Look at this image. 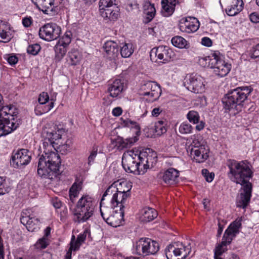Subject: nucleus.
Segmentation results:
<instances>
[{"label": "nucleus", "instance_id": "nucleus-49", "mask_svg": "<svg viewBox=\"0 0 259 259\" xmlns=\"http://www.w3.org/2000/svg\"><path fill=\"white\" fill-rule=\"evenodd\" d=\"M41 47L39 45L37 44H34L31 45H29L27 48V53L33 55H36L39 52Z\"/></svg>", "mask_w": 259, "mask_h": 259}, {"label": "nucleus", "instance_id": "nucleus-24", "mask_svg": "<svg viewBox=\"0 0 259 259\" xmlns=\"http://www.w3.org/2000/svg\"><path fill=\"white\" fill-rule=\"evenodd\" d=\"M105 56L110 60H115L118 55V46L113 41L109 40L105 42L103 46Z\"/></svg>", "mask_w": 259, "mask_h": 259}, {"label": "nucleus", "instance_id": "nucleus-38", "mask_svg": "<svg viewBox=\"0 0 259 259\" xmlns=\"http://www.w3.org/2000/svg\"><path fill=\"white\" fill-rule=\"evenodd\" d=\"M82 189V183H74L69 190V198L72 203L78 197L79 192Z\"/></svg>", "mask_w": 259, "mask_h": 259}, {"label": "nucleus", "instance_id": "nucleus-57", "mask_svg": "<svg viewBox=\"0 0 259 259\" xmlns=\"http://www.w3.org/2000/svg\"><path fill=\"white\" fill-rule=\"evenodd\" d=\"M249 19L252 23H259V14L257 12L251 13L249 15Z\"/></svg>", "mask_w": 259, "mask_h": 259}, {"label": "nucleus", "instance_id": "nucleus-5", "mask_svg": "<svg viewBox=\"0 0 259 259\" xmlns=\"http://www.w3.org/2000/svg\"><path fill=\"white\" fill-rule=\"evenodd\" d=\"M96 204L93 197L83 195L78 200L75 207L72 209V220L75 223H82L93 219Z\"/></svg>", "mask_w": 259, "mask_h": 259}, {"label": "nucleus", "instance_id": "nucleus-17", "mask_svg": "<svg viewBox=\"0 0 259 259\" xmlns=\"http://www.w3.org/2000/svg\"><path fill=\"white\" fill-rule=\"evenodd\" d=\"M31 159L30 152L27 149H21L13 152L10 163L14 168H19L28 164Z\"/></svg>", "mask_w": 259, "mask_h": 259}, {"label": "nucleus", "instance_id": "nucleus-14", "mask_svg": "<svg viewBox=\"0 0 259 259\" xmlns=\"http://www.w3.org/2000/svg\"><path fill=\"white\" fill-rule=\"evenodd\" d=\"M132 188V183L125 181L119 180L114 182L108 187L103 194V197L110 195L113 192H119L123 194L122 200L130 198L131 196V190Z\"/></svg>", "mask_w": 259, "mask_h": 259}, {"label": "nucleus", "instance_id": "nucleus-34", "mask_svg": "<svg viewBox=\"0 0 259 259\" xmlns=\"http://www.w3.org/2000/svg\"><path fill=\"white\" fill-rule=\"evenodd\" d=\"M55 100L51 99L49 104H43L42 102L38 103L35 105L34 112L36 115H41L49 112L54 106Z\"/></svg>", "mask_w": 259, "mask_h": 259}, {"label": "nucleus", "instance_id": "nucleus-36", "mask_svg": "<svg viewBox=\"0 0 259 259\" xmlns=\"http://www.w3.org/2000/svg\"><path fill=\"white\" fill-rule=\"evenodd\" d=\"M10 39L9 26L3 21H0V41L7 42Z\"/></svg>", "mask_w": 259, "mask_h": 259}, {"label": "nucleus", "instance_id": "nucleus-42", "mask_svg": "<svg viewBox=\"0 0 259 259\" xmlns=\"http://www.w3.org/2000/svg\"><path fill=\"white\" fill-rule=\"evenodd\" d=\"M116 0H100L99 2V12L108 9L113 8L116 5Z\"/></svg>", "mask_w": 259, "mask_h": 259}, {"label": "nucleus", "instance_id": "nucleus-51", "mask_svg": "<svg viewBox=\"0 0 259 259\" xmlns=\"http://www.w3.org/2000/svg\"><path fill=\"white\" fill-rule=\"evenodd\" d=\"M51 102V99L48 94L47 92H42L40 93L38 98V102L41 103L43 104H49Z\"/></svg>", "mask_w": 259, "mask_h": 259}, {"label": "nucleus", "instance_id": "nucleus-50", "mask_svg": "<svg viewBox=\"0 0 259 259\" xmlns=\"http://www.w3.org/2000/svg\"><path fill=\"white\" fill-rule=\"evenodd\" d=\"M98 154V148L97 147H93L92 150L90 153V155L88 158V164L91 165L94 163L95 158Z\"/></svg>", "mask_w": 259, "mask_h": 259}, {"label": "nucleus", "instance_id": "nucleus-10", "mask_svg": "<svg viewBox=\"0 0 259 259\" xmlns=\"http://www.w3.org/2000/svg\"><path fill=\"white\" fill-rule=\"evenodd\" d=\"M139 94L147 97L146 100L153 102L157 100L161 93L160 87L156 82L144 81L140 85Z\"/></svg>", "mask_w": 259, "mask_h": 259}, {"label": "nucleus", "instance_id": "nucleus-47", "mask_svg": "<svg viewBox=\"0 0 259 259\" xmlns=\"http://www.w3.org/2000/svg\"><path fill=\"white\" fill-rule=\"evenodd\" d=\"M187 118L190 122L193 124H197L199 121L200 116L197 112L191 110L188 113Z\"/></svg>", "mask_w": 259, "mask_h": 259}, {"label": "nucleus", "instance_id": "nucleus-53", "mask_svg": "<svg viewBox=\"0 0 259 259\" xmlns=\"http://www.w3.org/2000/svg\"><path fill=\"white\" fill-rule=\"evenodd\" d=\"M89 229L87 226H85V228H84L83 233L79 234L77 236L76 239L77 241L82 244L85 240L87 236L89 234Z\"/></svg>", "mask_w": 259, "mask_h": 259}, {"label": "nucleus", "instance_id": "nucleus-13", "mask_svg": "<svg viewBox=\"0 0 259 259\" xmlns=\"http://www.w3.org/2000/svg\"><path fill=\"white\" fill-rule=\"evenodd\" d=\"M175 56L174 52L166 46H160L153 48L150 54L152 61L156 62L159 60L162 63H166L173 59Z\"/></svg>", "mask_w": 259, "mask_h": 259}, {"label": "nucleus", "instance_id": "nucleus-61", "mask_svg": "<svg viewBox=\"0 0 259 259\" xmlns=\"http://www.w3.org/2000/svg\"><path fill=\"white\" fill-rule=\"evenodd\" d=\"M201 44L206 47H210L212 45V41L207 37H204L201 39Z\"/></svg>", "mask_w": 259, "mask_h": 259}, {"label": "nucleus", "instance_id": "nucleus-7", "mask_svg": "<svg viewBox=\"0 0 259 259\" xmlns=\"http://www.w3.org/2000/svg\"><path fill=\"white\" fill-rule=\"evenodd\" d=\"M242 217H238L232 222L225 230L221 243L218 244L214 249V253L222 255L227 250V246L239 234L242 228Z\"/></svg>", "mask_w": 259, "mask_h": 259}, {"label": "nucleus", "instance_id": "nucleus-35", "mask_svg": "<svg viewBox=\"0 0 259 259\" xmlns=\"http://www.w3.org/2000/svg\"><path fill=\"white\" fill-rule=\"evenodd\" d=\"M144 13L146 15V22L151 21L155 16L156 10L154 4L149 2H146L144 5Z\"/></svg>", "mask_w": 259, "mask_h": 259}, {"label": "nucleus", "instance_id": "nucleus-55", "mask_svg": "<svg viewBox=\"0 0 259 259\" xmlns=\"http://www.w3.org/2000/svg\"><path fill=\"white\" fill-rule=\"evenodd\" d=\"M6 59L9 64L12 66L15 65L18 61L17 57L14 55H11L8 56Z\"/></svg>", "mask_w": 259, "mask_h": 259}, {"label": "nucleus", "instance_id": "nucleus-26", "mask_svg": "<svg viewBox=\"0 0 259 259\" xmlns=\"http://www.w3.org/2000/svg\"><path fill=\"white\" fill-rule=\"evenodd\" d=\"M124 209L116 210L107 218L106 223L113 227H117L122 225L123 222Z\"/></svg>", "mask_w": 259, "mask_h": 259}, {"label": "nucleus", "instance_id": "nucleus-12", "mask_svg": "<svg viewBox=\"0 0 259 259\" xmlns=\"http://www.w3.org/2000/svg\"><path fill=\"white\" fill-rule=\"evenodd\" d=\"M184 85L189 91L196 94L202 93L205 89L204 79L201 76L194 73L186 75Z\"/></svg>", "mask_w": 259, "mask_h": 259}, {"label": "nucleus", "instance_id": "nucleus-1", "mask_svg": "<svg viewBox=\"0 0 259 259\" xmlns=\"http://www.w3.org/2000/svg\"><path fill=\"white\" fill-rule=\"evenodd\" d=\"M64 133V129L56 126L43 128L41 135L44 152L39 158L37 167L40 177L52 180L60 174L61 159L55 146L58 147L57 145L60 146L63 144L60 141Z\"/></svg>", "mask_w": 259, "mask_h": 259}, {"label": "nucleus", "instance_id": "nucleus-22", "mask_svg": "<svg viewBox=\"0 0 259 259\" xmlns=\"http://www.w3.org/2000/svg\"><path fill=\"white\" fill-rule=\"evenodd\" d=\"M243 192L240 193L236 201L237 207L245 208L249 204L251 197L252 185L248 183L242 186Z\"/></svg>", "mask_w": 259, "mask_h": 259}, {"label": "nucleus", "instance_id": "nucleus-29", "mask_svg": "<svg viewBox=\"0 0 259 259\" xmlns=\"http://www.w3.org/2000/svg\"><path fill=\"white\" fill-rule=\"evenodd\" d=\"M82 55L77 49H72L67 54V62L70 66H76L80 64Z\"/></svg>", "mask_w": 259, "mask_h": 259}, {"label": "nucleus", "instance_id": "nucleus-39", "mask_svg": "<svg viewBox=\"0 0 259 259\" xmlns=\"http://www.w3.org/2000/svg\"><path fill=\"white\" fill-rule=\"evenodd\" d=\"M67 48V47L57 42L55 46V59L56 61H60L62 59L66 53Z\"/></svg>", "mask_w": 259, "mask_h": 259}, {"label": "nucleus", "instance_id": "nucleus-41", "mask_svg": "<svg viewBox=\"0 0 259 259\" xmlns=\"http://www.w3.org/2000/svg\"><path fill=\"white\" fill-rule=\"evenodd\" d=\"M134 48L131 43H125L121 47L120 54L123 58H128L130 57L134 53Z\"/></svg>", "mask_w": 259, "mask_h": 259}, {"label": "nucleus", "instance_id": "nucleus-30", "mask_svg": "<svg viewBox=\"0 0 259 259\" xmlns=\"http://www.w3.org/2000/svg\"><path fill=\"white\" fill-rule=\"evenodd\" d=\"M244 3L242 0H234L226 9L227 14L234 16L239 13L243 9Z\"/></svg>", "mask_w": 259, "mask_h": 259}, {"label": "nucleus", "instance_id": "nucleus-44", "mask_svg": "<svg viewBox=\"0 0 259 259\" xmlns=\"http://www.w3.org/2000/svg\"><path fill=\"white\" fill-rule=\"evenodd\" d=\"M166 123L162 120H159L155 124V132L158 135H160L165 133L167 131Z\"/></svg>", "mask_w": 259, "mask_h": 259}, {"label": "nucleus", "instance_id": "nucleus-8", "mask_svg": "<svg viewBox=\"0 0 259 259\" xmlns=\"http://www.w3.org/2000/svg\"><path fill=\"white\" fill-rule=\"evenodd\" d=\"M191 252L190 243L175 242L165 248V252L167 259H185Z\"/></svg>", "mask_w": 259, "mask_h": 259}, {"label": "nucleus", "instance_id": "nucleus-9", "mask_svg": "<svg viewBox=\"0 0 259 259\" xmlns=\"http://www.w3.org/2000/svg\"><path fill=\"white\" fill-rule=\"evenodd\" d=\"M159 249L157 242L150 238H141L136 242L135 252L143 256L155 254Z\"/></svg>", "mask_w": 259, "mask_h": 259}, {"label": "nucleus", "instance_id": "nucleus-52", "mask_svg": "<svg viewBox=\"0 0 259 259\" xmlns=\"http://www.w3.org/2000/svg\"><path fill=\"white\" fill-rule=\"evenodd\" d=\"M70 244V251H76L79 248L81 243L78 242L77 240H75V236L73 235Z\"/></svg>", "mask_w": 259, "mask_h": 259}, {"label": "nucleus", "instance_id": "nucleus-63", "mask_svg": "<svg viewBox=\"0 0 259 259\" xmlns=\"http://www.w3.org/2000/svg\"><path fill=\"white\" fill-rule=\"evenodd\" d=\"M218 229L217 231V236L220 237L221 235L222 232L223 231L224 228V224H222V223L220 222V220H219L218 221Z\"/></svg>", "mask_w": 259, "mask_h": 259}, {"label": "nucleus", "instance_id": "nucleus-64", "mask_svg": "<svg viewBox=\"0 0 259 259\" xmlns=\"http://www.w3.org/2000/svg\"><path fill=\"white\" fill-rule=\"evenodd\" d=\"M198 124L196 125L195 128H196V130L198 131H200L201 130H202L204 128V126H205V122L203 121H201L200 122L198 121V123H197Z\"/></svg>", "mask_w": 259, "mask_h": 259}, {"label": "nucleus", "instance_id": "nucleus-37", "mask_svg": "<svg viewBox=\"0 0 259 259\" xmlns=\"http://www.w3.org/2000/svg\"><path fill=\"white\" fill-rule=\"evenodd\" d=\"M171 44L176 47L180 49H187L189 47V44L183 37L175 36L171 38Z\"/></svg>", "mask_w": 259, "mask_h": 259}, {"label": "nucleus", "instance_id": "nucleus-3", "mask_svg": "<svg viewBox=\"0 0 259 259\" xmlns=\"http://www.w3.org/2000/svg\"><path fill=\"white\" fill-rule=\"evenodd\" d=\"M227 166L229 169L228 176L231 181L242 186L250 183L249 180L253 176V171L251 165L247 161L229 160Z\"/></svg>", "mask_w": 259, "mask_h": 259}, {"label": "nucleus", "instance_id": "nucleus-56", "mask_svg": "<svg viewBox=\"0 0 259 259\" xmlns=\"http://www.w3.org/2000/svg\"><path fill=\"white\" fill-rule=\"evenodd\" d=\"M51 203L53 206L56 209L60 208L62 205L61 201L57 197L52 198Z\"/></svg>", "mask_w": 259, "mask_h": 259}, {"label": "nucleus", "instance_id": "nucleus-54", "mask_svg": "<svg viewBox=\"0 0 259 259\" xmlns=\"http://www.w3.org/2000/svg\"><path fill=\"white\" fill-rule=\"evenodd\" d=\"M6 180L4 177H0V195L6 194L7 191L5 188Z\"/></svg>", "mask_w": 259, "mask_h": 259}, {"label": "nucleus", "instance_id": "nucleus-59", "mask_svg": "<svg viewBox=\"0 0 259 259\" xmlns=\"http://www.w3.org/2000/svg\"><path fill=\"white\" fill-rule=\"evenodd\" d=\"M251 57L252 58L259 57V44L252 48Z\"/></svg>", "mask_w": 259, "mask_h": 259}, {"label": "nucleus", "instance_id": "nucleus-28", "mask_svg": "<svg viewBox=\"0 0 259 259\" xmlns=\"http://www.w3.org/2000/svg\"><path fill=\"white\" fill-rule=\"evenodd\" d=\"M157 211L149 207L142 208L140 212V219L143 222H149L157 217Z\"/></svg>", "mask_w": 259, "mask_h": 259}, {"label": "nucleus", "instance_id": "nucleus-31", "mask_svg": "<svg viewBox=\"0 0 259 259\" xmlns=\"http://www.w3.org/2000/svg\"><path fill=\"white\" fill-rule=\"evenodd\" d=\"M99 14L107 22L115 21L119 16V11L117 8L103 10L99 12Z\"/></svg>", "mask_w": 259, "mask_h": 259}, {"label": "nucleus", "instance_id": "nucleus-43", "mask_svg": "<svg viewBox=\"0 0 259 259\" xmlns=\"http://www.w3.org/2000/svg\"><path fill=\"white\" fill-rule=\"evenodd\" d=\"M192 126L187 122H182L179 127V132L183 135L191 134L193 132Z\"/></svg>", "mask_w": 259, "mask_h": 259}, {"label": "nucleus", "instance_id": "nucleus-20", "mask_svg": "<svg viewBox=\"0 0 259 259\" xmlns=\"http://www.w3.org/2000/svg\"><path fill=\"white\" fill-rule=\"evenodd\" d=\"M179 171L174 168H169L166 170L161 171L158 175L159 179L168 186L177 184L179 182Z\"/></svg>", "mask_w": 259, "mask_h": 259}, {"label": "nucleus", "instance_id": "nucleus-32", "mask_svg": "<svg viewBox=\"0 0 259 259\" xmlns=\"http://www.w3.org/2000/svg\"><path fill=\"white\" fill-rule=\"evenodd\" d=\"M162 13L165 17L170 16L174 12L176 6V0H162Z\"/></svg>", "mask_w": 259, "mask_h": 259}, {"label": "nucleus", "instance_id": "nucleus-15", "mask_svg": "<svg viewBox=\"0 0 259 259\" xmlns=\"http://www.w3.org/2000/svg\"><path fill=\"white\" fill-rule=\"evenodd\" d=\"M20 221L29 231L34 232L39 229L40 220L32 209H23L21 214Z\"/></svg>", "mask_w": 259, "mask_h": 259}, {"label": "nucleus", "instance_id": "nucleus-4", "mask_svg": "<svg viewBox=\"0 0 259 259\" xmlns=\"http://www.w3.org/2000/svg\"><path fill=\"white\" fill-rule=\"evenodd\" d=\"M17 109L12 105H3V98L0 95V131L1 135H8L19 126L20 121L16 116Z\"/></svg>", "mask_w": 259, "mask_h": 259}, {"label": "nucleus", "instance_id": "nucleus-19", "mask_svg": "<svg viewBox=\"0 0 259 259\" xmlns=\"http://www.w3.org/2000/svg\"><path fill=\"white\" fill-rule=\"evenodd\" d=\"M179 29L183 32L191 33L196 32L199 27V22L193 17L182 18L179 21Z\"/></svg>", "mask_w": 259, "mask_h": 259}, {"label": "nucleus", "instance_id": "nucleus-58", "mask_svg": "<svg viewBox=\"0 0 259 259\" xmlns=\"http://www.w3.org/2000/svg\"><path fill=\"white\" fill-rule=\"evenodd\" d=\"M33 20L31 17H25L22 19V24L25 27L30 26L32 23Z\"/></svg>", "mask_w": 259, "mask_h": 259}, {"label": "nucleus", "instance_id": "nucleus-18", "mask_svg": "<svg viewBox=\"0 0 259 259\" xmlns=\"http://www.w3.org/2000/svg\"><path fill=\"white\" fill-rule=\"evenodd\" d=\"M211 68L213 69V72L216 75L223 77L229 73L231 65L223 59V56L219 52V55L216 57Z\"/></svg>", "mask_w": 259, "mask_h": 259}, {"label": "nucleus", "instance_id": "nucleus-33", "mask_svg": "<svg viewBox=\"0 0 259 259\" xmlns=\"http://www.w3.org/2000/svg\"><path fill=\"white\" fill-rule=\"evenodd\" d=\"M219 55V51H214L208 56L199 57L198 63L203 67H210L211 68L213 62Z\"/></svg>", "mask_w": 259, "mask_h": 259}, {"label": "nucleus", "instance_id": "nucleus-62", "mask_svg": "<svg viewBox=\"0 0 259 259\" xmlns=\"http://www.w3.org/2000/svg\"><path fill=\"white\" fill-rule=\"evenodd\" d=\"M162 111V110L160 107L154 108L151 114L153 117H157Z\"/></svg>", "mask_w": 259, "mask_h": 259}, {"label": "nucleus", "instance_id": "nucleus-27", "mask_svg": "<svg viewBox=\"0 0 259 259\" xmlns=\"http://www.w3.org/2000/svg\"><path fill=\"white\" fill-rule=\"evenodd\" d=\"M112 198L110 200L111 205L112 207H119V209H124L127 206L128 199L126 198L122 200L123 194L119 192L112 193Z\"/></svg>", "mask_w": 259, "mask_h": 259}, {"label": "nucleus", "instance_id": "nucleus-25", "mask_svg": "<svg viewBox=\"0 0 259 259\" xmlns=\"http://www.w3.org/2000/svg\"><path fill=\"white\" fill-rule=\"evenodd\" d=\"M139 138L137 136H134L131 138L123 139L121 137H118L113 141L114 146L119 150L131 147L136 143Z\"/></svg>", "mask_w": 259, "mask_h": 259}, {"label": "nucleus", "instance_id": "nucleus-40", "mask_svg": "<svg viewBox=\"0 0 259 259\" xmlns=\"http://www.w3.org/2000/svg\"><path fill=\"white\" fill-rule=\"evenodd\" d=\"M104 197H105L103 196L101 199V200L100 202V210L101 215L102 217L103 218L104 220L106 221L107 220V218L109 217H110V215L111 214V213L112 211V209L113 208H114V207H112L111 205V207H108V206H106L104 205V203L103 201L104 200Z\"/></svg>", "mask_w": 259, "mask_h": 259}, {"label": "nucleus", "instance_id": "nucleus-60", "mask_svg": "<svg viewBox=\"0 0 259 259\" xmlns=\"http://www.w3.org/2000/svg\"><path fill=\"white\" fill-rule=\"evenodd\" d=\"M122 112L123 110L120 107H117L112 109V114L114 116L118 117L122 114Z\"/></svg>", "mask_w": 259, "mask_h": 259}, {"label": "nucleus", "instance_id": "nucleus-45", "mask_svg": "<svg viewBox=\"0 0 259 259\" xmlns=\"http://www.w3.org/2000/svg\"><path fill=\"white\" fill-rule=\"evenodd\" d=\"M72 35L71 31H67L58 42L68 47L71 41Z\"/></svg>", "mask_w": 259, "mask_h": 259}, {"label": "nucleus", "instance_id": "nucleus-2", "mask_svg": "<svg viewBox=\"0 0 259 259\" xmlns=\"http://www.w3.org/2000/svg\"><path fill=\"white\" fill-rule=\"evenodd\" d=\"M157 162V154L151 149L139 151L136 148L124 152L122 157V165L124 170L137 175L144 174Z\"/></svg>", "mask_w": 259, "mask_h": 259}, {"label": "nucleus", "instance_id": "nucleus-46", "mask_svg": "<svg viewBox=\"0 0 259 259\" xmlns=\"http://www.w3.org/2000/svg\"><path fill=\"white\" fill-rule=\"evenodd\" d=\"M49 240L48 238L42 237L39 239L34 244L36 249L41 250L46 248L49 244Z\"/></svg>", "mask_w": 259, "mask_h": 259}, {"label": "nucleus", "instance_id": "nucleus-11", "mask_svg": "<svg viewBox=\"0 0 259 259\" xmlns=\"http://www.w3.org/2000/svg\"><path fill=\"white\" fill-rule=\"evenodd\" d=\"M192 145L193 147L191 151V155L194 161L198 163L204 162L209 156V149L206 144L201 143L197 136L193 135Z\"/></svg>", "mask_w": 259, "mask_h": 259}, {"label": "nucleus", "instance_id": "nucleus-23", "mask_svg": "<svg viewBox=\"0 0 259 259\" xmlns=\"http://www.w3.org/2000/svg\"><path fill=\"white\" fill-rule=\"evenodd\" d=\"M35 5L46 14L54 15L57 14L60 9L58 5H55L54 1L51 0H36Z\"/></svg>", "mask_w": 259, "mask_h": 259}, {"label": "nucleus", "instance_id": "nucleus-6", "mask_svg": "<svg viewBox=\"0 0 259 259\" xmlns=\"http://www.w3.org/2000/svg\"><path fill=\"white\" fill-rule=\"evenodd\" d=\"M252 89L248 87L237 88L226 94L222 99L226 110L230 111L237 110L240 106L251 93Z\"/></svg>", "mask_w": 259, "mask_h": 259}, {"label": "nucleus", "instance_id": "nucleus-21", "mask_svg": "<svg viewBox=\"0 0 259 259\" xmlns=\"http://www.w3.org/2000/svg\"><path fill=\"white\" fill-rule=\"evenodd\" d=\"M125 89L124 80L116 78L111 80L108 84L107 91L110 97L118 98L121 97L123 92Z\"/></svg>", "mask_w": 259, "mask_h": 259}, {"label": "nucleus", "instance_id": "nucleus-16", "mask_svg": "<svg viewBox=\"0 0 259 259\" xmlns=\"http://www.w3.org/2000/svg\"><path fill=\"white\" fill-rule=\"evenodd\" d=\"M61 32V28L56 23H49L39 28V37L47 41L57 39Z\"/></svg>", "mask_w": 259, "mask_h": 259}, {"label": "nucleus", "instance_id": "nucleus-48", "mask_svg": "<svg viewBox=\"0 0 259 259\" xmlns=\"http://www.w3.org/2000/svg\"><path fill=\"white\" fill-rule=\"evenodd\" d=\"M124 122L125 123V124L127 126H131V127H133V125H135V131L134 133L136 134L135 136H137L138 138V136L140 134V127L139 125V124L134 121H132L130 119H127V120L124 121Z\"/></svg>", "mask_w": 259, "mask_h": 259}]
</instances>
